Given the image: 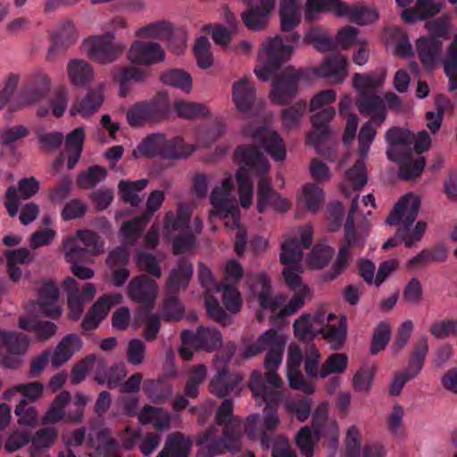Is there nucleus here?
<instances>
[{
    "instance_id": "nucleus-7",
    "label": "nucleus",
    "mask_w": 457,
    "mask_h": 457,
    "mask_svg": "<svg viewBox=\"0 0 457 457\" xmlns=\"http://www.w3.org/2000/svg\"><path fill=\"white\" fill-rule=\"evenodd\" d=\"M181 342L193 346L195 352L212 353L222 345L220 332L214 328L197 327L195 331L183 330L180 334Z\"/></svg>"
},
{
    "instance_id": "nucleus-56",
    "label": "nucleus",
    "mask_w": 457,
    "mask_h": 457,
    "mask_svg": "<svg viewBox=\"0 0 457 457\" xmlns=\"http://www.w3.org/2000/svg\"><path fill=\"white\" fill-rule=\"evenodd\" d=\"M305 101H299L295 104L285 108L281 112V120L284 128L291 130L299 127L301 120L306 112Z\"/></svg>"
},
{
    "instance_id": "nucleus-60",
    "label": "nucleus",
    "mask_w": 457,
    "mask_h": 457,
    "mask_svg": "<svg viewBox=\"0 0 457 457\" xmlns=\"http://www.w3.org/2000/svg\"><path fill=\"white\" fill-rule=\"evenodd\" d=\"M319 333L328 340L333 349L339 350L344 345L346 339V323L345 320H341L338 326H328V328H320Z\"/></svg>"
},
{
    "instance_id": "nucleus-36",
    "label": "nucleus",
    "mask_w": 457,
    "mask_h": 457,
    "mask_svg": "<svg viewBox=\"0 0 457 457\" xmlns=\"http://www.w3.org/2000/svg\"><path fill=\"white\" fill-rule=\"evenodd\" d=\"M149 221L142 215L134 217L131 220L123 221L119 235L125 245H134L141 237L143 231Z\"/></svg>"
},
{
    "instance_id": "nucleus-25",
    "label": "nucleus",
    "mask_w": 457,
    "mask_h": 457,
    "mask_svg": "<svg viewBox=\"0 0 457 457\" xmlns=\"http://www.w3.org/2000/svg\"><path fill=\"white\" fill-rule=\"evenodd\" d=\"M83 345L80 337L75 333L66 335L56 345L53 353H51V363L54 368H58L79 352Z\"/></svg>"
},
{
    "instance_id": "nucleus-39",
    "label": "nucleus",
    "mask_w": 457,
    "mask_h": 457,
    "mask_svg": "<svg viewBox=\"0 0 457 457\" xmlns=\"http://www.w3.org/2000/svg\"><path fill=\"white\" fill-rule=\"evenodd\" d=\"M386 142L401 153L411 154L414 134L398 127L389 129L386 134Z\"/></svg>"
},
{
    "instance_id": "nucleus-19",
    "label": "nucleus",
    "mask_w": 457,
    "mask_h": 457,
    "mask_svg": "<svg viewBox=\"0 0 457 457\" xmlns=\"http://www.w3.org/2000/svg\"><path fill=\"white\" fill-rule=\"evenodd\" d=\"M217 370V373L210 380L209 390L219 398H226L237 389L242 377L229 372L226 367H218Z\"/></svg>"
},
{
    "instance_id": "nucleus-6",
    "label": "nucleus",
    "mask_w": 457,
    "mask_h": 457,
    "mask_svg": "<svg viewBox=\"0 0 457 457\" xmlns=\"http://www.w3.org/2000/svg\"><path fill=\"white\" fill-rule=\"evenodd\" d=\"M51 88V79L44 73L34 75L21 89V104H11L5 118L12 119V113L25 105L35 104L44 99Z\"/></svg>"
},
{
    "instance_id": "nucleus-44",
    "label": "nucleus",
    "mask_w": 457,
    "mask_h": 457,
    "mask_svg": "<svg viewBox=\"0 0 457 457\" xmlns=\"http://www.w3.org/2000/svg\"><path fill=\"white\" fill-rule=\"evenodd\" d=\"M57 438V429L54 427H46L37 430L30 439L32 446L29 448L30 457H36L43 449L54 445Z\"/></svg>"
},
{
    "instance_id": "nucleus-9",
    "label": "nucleus",
    "mask_w": 457,
    "mask_h": 457,
    "mask_svg": "<svg viewBox=\"0 0 457 457\" xmlns=\"http://www.w3.org/2000/svg\"><path fill=\"white\" fill-rule=\"evenodd\" d=\"M128 58L135 64L152 65L162 62L165 53L159 43L136 40L128 52Z\"/></svg>"
},
{
    "instance_id": "nucleus-52",
    "label": "nucleus",
    "mask_w": 457,
    "mask_h": 457,
    "mask_svg": "<svg viewBox=\"0 0 457 457\" xmlns=\"http://www.w3.org/2000/svg\"><path fill=\"white\" fill-rule=\"evenodd\" d=\"M428 353V339L426 337H421L413 345L407 370L417 376L424 366Z\"/></svg>"
},
{
    "instance_id": "nucleus-3",
    "label": "nucleus",
    "mask_w": 457,
    "mask_h": 457,
    "mask_svg": "<svg viewBox=\"0 0 457 457\" xmlns=\"http://www.w3.org/2000/svg\"><path fill=\"white\" fill-rule=\"evenodd\" d=\"M83 46L88 58L101 64L115 62L125 49L122 43L115 41L112 32L91 36L83 41Z\"/></svg>"
},
{
    "instance_id": "nucleus-27",
    "label": "nucleus",
    "mask_w": 457,
    "mask_h": 457,
    "mask_svg": "<svg viewBox=\"0 0 457 457\" xmlns=\"http://www.w3.org/2000/svg\"><path fill=\"white\" fill-rule=\"evenodd\" d=\"M256 91L247 78H242L232 86V100L238 112H249L255 102Z\"/></svg>"
},
{
    "instance_id": "nucleus-28",
    "label": "nucleus",
    "mask_w": 457,
    "mask_h": 457,
    "mask_svg": "<svg viewBox=\"0 0 457 457\" xmlns=\"http://www.w3.org/2000/svg\"><path fill=\"white\" fill-rule=\"evenodd\" d=\"M281 30L289 32L286 37V41L291 44H298L300 35L296 32H292L294 29L300 23L298 17V9L293 0L285 1L279 11Z\"/></svg>"
},
{
    "instance_id": "nucleus-23",
    "label": "nucleus",
    "mask_w": 457,
    "mask_h": 457,
    "mask_svg": "<svg viewBox=\"0 0 457 457\" xmlns=\"http://www.w3.org/2000/svg\"><path fill=\"white\" fill-rule=\"evenodd\" d=\"M347 58L340 54L328 56L317 69L316 73L321 78L330 79L332 83L341 84L347 76Z\"/></svg>"
},
{
    "instance_id": "nucleus-5",
    "label": "nucleus",
    "mask_w": 457,
    "mask_h": 457,
    "mask_svg": "<svg viewBox=\"0 0 457 457\" xmlns=\"http://www.w3.org/2000/svg\"><path fill=\"white\" fill-rule=\"evenodd\" d=\"M62 290L67 294L69 318L77 320L84 312L86 303L94 299L96 292V286L85 283L79 289V283L72 277H67L62 283Z\"/></svg>"
},
{
    "instance_id": "nucleus-2",
    "label": "nucleus",
    "mask_w": 457,
    "mask_h": 457,
    "mask_svg": "<svg viewBox=\"0 0 457 457\" xmlns=\"http://www.w3.org/2000/svg\"><path fill=\"white\" fill-rule=\"evenodd\" d=\"M262 50L259 58L262 59V65L255 68L254 73L261 81L265 82L290 58L293 47L285 45L280 36H276L263 42Z\"/></svg>"
},
{
    "instance_id": "nucleus-59",
    "label": "nucleus",
    "mask_w": 457,
    "mask_h": 457,
    "mask_svg": "<svg viewBox=\"0 0 457 457\" xmlns=\"http://www.w3.org/2000/svg\"><path fill=\"white\" fill-rule=\"evenodd\" d=\"M347 363L348 357L345 353H332L322 364L320 370V377L324 378L329 374H341L345 370Z\"/></svg>"
},
{
    "instance_id": "nucleus-24",
    "label": "nucleus",
    "mask_w": 457,
    "mask_h": 457,
    "mask_svg": "<svg viewBox=\"0 0 457 457\" xmlns=\"http://www.w3.org/2000/svg\"><path fill=\"white\" fill-rule=\"evenodd\" d=\"M193 276V264L186 257L178 261L176 268L170 272L166 282V291L171 294H179L180 289H186Z\"/></svg>"
},
{
    "instance_id": "nucleus-1",
    "label": "nucleus",
    "mask_w": 457,
    "mask_h": 457,
    "mask_svg": "<svg viewBox=\"0 0 457 457\" xmlns=\"http://www.w3.org/2000/svg\"><path fill=\"white\" fill-rule=\"evenodd\" d=\"M420 208V198L412 194H407L398 200L386 219V223L390 226L402 224L397 229V237L409 248L422 238L427 228V223L419 220L411 230V226L417 219Z\"/></svg>"
},
{
    "instance_id": "nucleus-29",
    "label": "nucleus",
    "mask_w": 457,
    "mask_h": 457,
    "mask_svg": "<svg viewBox=\"0 0 457 457\" xmlns=\"http://www.w3.org/2000/svg\"><path fill=\"white\" fill-rule=\"evenodd\" d=\"M346 4L341 0H306L305 20L313 21L321 12H332L336 16L344 14Z\"/></svg>"
},
{
    "instance_id": "nucleus-22",
    "label": "nucleus",
    "mask_w": 457,
    "mask_h": 457,
    "mask_svg": "<svg viewBox=\"0 0 457 457\" xmlns=\"http://www.w3.org/2000/svg\"><path fill=\"white\" fill-rule=\"evenodd\" d=\"M356 105L364 116H371L377 126L381 125L386 118V111L382 98L369 92H358Z\"/></svg>"
},
{
    "instance_id": "nucleus-42",
    "label": "nucleus",
    "mask_w": 457,
    "mask_h": 457,
    "mask_svg": "<svg viewBox=\"0 0 457 457\" xmlns=\"http://www.w3.org/2000/svg\"><path fill=\"white\" fill-rule=\"evenodd\" d=\"M162 135L163 134L154 133L145 137L133 150V156L135 158L141 156L147 158L161 157Z\"/></svg>"
},
{
    "instance_id": "nucleus-46",
    "label": "nucleus",
    "mask_w": 457,
    "mask_h": 457,
    "mask_svg": "<svg viewBox=\"0 0 457 457\" xmlns=\"http://www.w3.org/2000/svg\"><path fill=\"white\" fill-rule=\"evenodd\" d=\"M173 108L179 117L187 120H194L209 115V110L204 104L187 102L182 99L175 101Z\"/></svg>"
},
{
    "instance_id": "nucleus-43",
    "label": "nucleus",
    "mask_w": 457,
    "mask_h": 457,
    "mask_svg": "<svg viewBox=\"0 0 457 457\" xmlns=\"http://www.w3.org/2000/svg\"><path fill=\"white\" fill-rule=\"evenodd\" d=\"M386 71L382 69L378 73L361 74L355 73L353 79V86L358 92H369L383 86Z\"/></svg>"
},
{
    "instance_id": "nucleus-4",
    "label": "nucleus",
    "mask_w": 457,
    "mask_h": 457,
    "mask_svg": "<svg viewBox=\"0 0 457 457\" xmlns=\"http://www.w3.org/2000/svg\"><path fill=\"white\" fill-rule=\"evenodd\" d=\"M303 74V70L286 67L271 83L270 100L279 105L289 104L298 94L299 81Z\"/></svg>"
},
{
    "instance_id": "nucleus-30",
    "label": "nucleus",
    "mask_w": 457,
    "mask_h": 457,
    "mask_svg": "<svg viewBox=\"0 0 457 457\" xmlns=\"http://www.w3.org/2000/svg\"><path fill=\"white\" fill-rule=\"evenodd\" d=\"M0 343L10 355L22 356L29 350L30 338L28 335L17 330H5L0 333Z\"/></svg>"
},
{
    "instance_id": "nucleus-54",
    "label": "nucleus",
    "mask_w": 457,
    "mask_h": 457,
    "mask_svg": "<svg viewBox=\"0 0 457 457\" xmlns=\"http://www.w3.org/2000/svg\"><path fill=\"white\" fill-rule=\"evenodd\" d=\"M238 185L240 204L244 209H248L253 203V184L247 170L241 167L236 173Z\"/></svg>"
},
{
    "instance_id": "nucleus-16",
    "label": "nucleus",
    "mask_w": 457,
    "mask_h": 457,
    "mask_svg": "<svg viewBox=\"0 0 457 457\" xmlns=\"http://www.w3.org/2000/svg\"><path fill=\"white\" fill-rule=\"evenodd\" d=\"M252 294L257 299L260 307L262 310L270 309L272 312H276L286 300L283 295L271 298V285L266 275H259L256 277L250 286Z\"/></svg>"
},
{
    "instance_id": "nucleus-15",
    "label": "nucleus",
    "mask_w": 457,
    "mask_h": 457,
    "mask_svg": "<svg viewBox=\"0 0 457 457\" xmlns=\"http://www.w3.org/2000/svg\"><path fill=\"white\" fill-rule=\"evenodd\" d=\"M235 157L238 162L257 176L269 173L270 165L267 158L253 145H240L235 151Z\"/></svg>"
},
{
    "instance_id": "nucleus-32",
    "label": "nucleus",
    "mask_w": 457,
    "mask_h": 457,
    "mask_svg": "<svg viewBox=\"0 0 457 457\" xmlns=\"http://www.w3.org/2000/svg\"><path fill=\"white\" fill-rule=\"evenodd\" d=\"M161 158L164 160H179L188 157L195 151V147L185 144L180 137L168 139L162 135Z\"/></svg>"
},
{
    "instance_id": "nucleus-53",
    "label": "nucleus",
    "mask_w": 457,
    "mask_h": 457,
    "mask_svg": "<svg viewBox=\"0 0 457 457\" xmlns=\"http://www.w3.org/2000/svg\"><path fill=\"white\" fill-rule=\"evenodd\" d=\"M391 335L390 324L387 321H380L373 331L370 348V354L376 355L384 351L391 339Z\"/></svg>"
},
{
    "instance_id": "nucleus-61",
    "label": "nucleus",
    "mask_w": 457,
    "mask_h": 457,
    "mask_svg": "<svg viewBox=\"0 0 457 457\" xmlns=\"http://www.w3.org/2000/svg\"><path fill=\"white\" fill-rule=\"evenodd\" d=\"M278 338V334L274 329H269L262 334L258 339L249 345L246 346L243 357L245 359H249L258 355L266 350L270 343L276 342Z\"/></svg>"
},
{
    "instance_id": "nucleus-41",
    "label": "nucleus",
    "mask_w": 457,
    "mask_h": 457,
    "mask_svg": "<svg viewBox=\"0 0 457 457\" xmlns=\"http://www.w3.org/2000/svg\"><path fill=\"white\" fill-rule=\"evenodd\" d=\"M71 394L66 390L58 394L45 413L42 419L43 424H55L62 420L65 417L64 409L66 405L71 402Z\"/></svg>"
},
{
    "instance_id": "nucleus-58",
    "label": "nucleus",
    "mask_w": 457,
    "mask_h": 457,
    "mask_svg": "<svg viewBox=\"0 0 457 457\" xmlns=\"http://www.w3.org/2000/svg\"><path fill=\"white\" fill-rule=\"evenodd\" d=\"M216 290L222 291V302L229 312L237 313L241 310L242 298L236 287L220 283L216 286Z\"/></svg>"
},
{
    "instance_id": "nucleus-26",
    "label": "nucleus",
    "mask_w": 457,
    "mask_h": 457,
    "mask_svg": "<svg viewBox=\"0 0 457 457\" xmlns=\"http://www.w3.org/2000/svg\"><path fill=\"white\" fill-rule=\"evenodd\" d=\"M442 41L438 38L420 37L417 40V53L427 70H434L440 62Z\"/></svg>"
},
{
    "instance_id": "nucleus-64",
    "label": "nucleus",
    "mask_w": 457,
    "mask_h": 457,
    "mask_svg": "<svg viewBox=\"0 0 457 457\" xmlns=\"http://www.w3.org/2000/svg\"><path fill=\"white\" fill-rule=\"evenodd\" d=\"M171 34V26L165 21H159L140 28L137 36L140 37L166 38Z\"/></svg>"
},
{
    "instance_id": "nucleus-50",
    "label": "nucleus",
    "mask_w": 457,
    "mask_h": 457,
    "mask_svg": "<svg viewBox=\"0 0 457 457\" xmlns=\"http://www.w3.org/2000/svg\"><path fill=\"white\" fill-rule=\"evenodd\" d=\"M343 12L344 14L339 15V17H346L349 21L359 25L371 23L378 18V12L376 9L357 7L347 4L346 8Z\"/></svg>"
},
{
    "instance_id": "nucleus-45",
    "label": "nucleus",
    "mask_w": 457,
    "mask_h": 457,
    "mask_svg": "<svg viewBox=\"0 0 457 457\" xmlns=\"http://www.w3.org/2000/svg\"><path fill=\"white\" fill-rule=\"evenodd\" d=\"M164 447L170 457H188L192 441L182 433L177 432L169 436Z\"/></svg>"
},
{
    "instance_id": "nucleus-17",
    "label": "nucleus",
    "mask_w": 457,
    "mask_h": 457,
    "mask_svg": "<svg viewBox=\"0 0 457 457\" xmlns=\"http://www.w3.org/2000/svg\"><path fill=\"white\" fill-rule=\"evenodd\" d=\"M275 6L274 0H262L259 4L248 2V8L242 12L244 25L250 30H260L265 28L269 13Z\"/></svg>"
},
{
    "instance_id": "nucleus-37",
    "label": "nucleus",
    "mask_w": 457,
    "mask_h": 457,
    "mask_svg": "<svg viewBox=\"0 0 457 457\" xmlns=\"http://www.w3.org/2000/svg\"><path fill=\"white\" fill-rule=\"evenodd\" d=\"M68 74L71 83L84 87L94 79V71L91 65L84 60L74 59L68 63Z\"/></svg>"
},
{
    "instance_id": "nucleus-48",
    "label": "nucleus",
    "mask_w": 457,
    "mask_h": 457,
    "mask_svg": "<svg viewBox=\"0 0 457 457\" xmlns=\"http://www.w3.org/2000/svg\"><path fill=\"white\" fill-rule=\"evenodd\" d=\"M303 249L296 239H288L281 246L280 262L285 267L302 266Z\"/></svg>"
},
{
    "instance_id": "nucleus-49",
    "label": "nucleus",
    "mask_w": 457,
    "mask_h": 457,
    "mask_svg": "<svg viewBox=\"0 0 457 457\" xmlns=\"http://www.w3.org/2000/svg\"><path fill=\"white\" fill-rule=\"evenodd\" d=\"M147 75V72L134 66L114 67L112 70V79L119 85L144 82Z\"/></svg>"
},
{
    "instance_id": "nucleus-8",
    "label": "nucleus",
    "mask_w": 457,
    "mask_h": 457,
    "mask_svg": "<svg viewBox=\"0 0 457 457\" xmlns=\"http://www.w3.org/2000/svg\"><path fill=\"white\" fill-rule=\"evenodd\" d=\"M241 433L238 428L226 426L223 428L222 438L214 440L207 447L203 448L196 457H214L222 454L225 450L237 453L241 449Z\"/></svg>"
},
{
    "instance_id": "nucleus-14",
    "label": "nucleus",
    "mask_w": 457,
    "mask_h": 457,
    "mask_svg": "<svg viewBox=\"0 0 457 457\" xmlns=\"http://www.w3.org/2000/svg\"><path fill=\"white\" fill-rule=\"evenodd\" d=\"M157 292L155 280L147 275L137 276L128 285V295L135 303L153 304Z\"/></svg>"
},
{
    "instance_id": "nucleus-10",
    "label": "nucleus",
    "mask_w": 457,
    "mask_h": 457,
    "mask_svg": "<svg viewBox=\"0 0 457 457\" xmlns=\"http://www.w3.org/2000/svg\"><path fill=\"white\" fill-rule=\"evenodd\" d=\"M39 190V182L35 177L24 178L18 182V187L11 186L5 192L4 206L11 217L17 214L19 199H29Z\"/></svg>"
},
{
    "instance_id": "nucleus-47",
    "label": "nucleus",
    "mask_w": 457,
    "mask_h": 457,
    "mask_svg": "<svg viewBox=\"0 0 457 457\" xmlns=\"http://www.w3.org/2000/svg\"><path fill=\"white\" fill-rule=\"evenodd\" d=\"M304 41L312 44L319 52L325 53L336 48L335 40L327 33L326 30L314 27L308 30Z\"/></svg>"
},
{
    "instance_id": "nucleus-40",
    "label": "nucleus",
    "mask_w": 457,
    "mask_h": 457,
    "mask_svg": "<svg viewBox=\"0 0 457 457\" xmlns=\"http://www.w3.org/2000/svg\"><path fill=\"white\" fill-rule=\"evenodd\" d=\"M149 183L147 179H141L136 181L120 180L119 182V191L124 203L129 204L133 207H137L142 202V198L137 192L142 191Z\"/></svg>"
},
{
    "instance_id": "nucleus-20",
    "label": "nucleus",
    "mask_w": 457,
    "mask_h": 457,
    "mask_svg": "<svg viewBox=\"0 0 457 457\" xmlns=\"http://www.w3.org/2000/svg\"><path fill=\"white\" fill-rule=\"evenodd\" d=\"M248 386L253 393V396L262 398L265 403V407L277 408L278 403L283 401L284 395L279 389L269 387L263 380V376L259 370H253L249 378Z\"/></svg>"
},
{
    "instance_id": "nucleus-33",
    "label": "nucleus",
    "mask_w": 457,
    "mask_h": 457,
    "mask_svg": "<svg viewBox=\"0 0 457 457\" xmlns=\"http://www.w3.org/2000/svg\"><path fill=\"white\" fill-rule=\"evenodd\" d=\"M440 12V5L433 0H417L415 7L404 9L402 19L407 23H414L433 17Z\"/></svg>"
},
{
    "instance_id": "nucleus-11",
    "label": "nucleus",
    "mask_w": 457,
    "mask_h": 457,
    "mask_svg": "<svg viewBox=\"0 0 457 457\" xmlns=\"http://www.w3.org/2000/svg\"><path fill=\"white\" fill-rule=\"evenodd\" d=\"M254 143L262 148L275 162L284 161L286 146L280 135L266 127L257 128L253 135Z\"/></svg>"
},
{
    "instance_id": "nucleus-13",
    "label": "nucleus",
    "mask_w": 457,
    "mask_h": 457,
    "mask_svg": "<svg viewBox=\"0 0 457 457\" xmlns=\"http://www.w3.org/2000/svg\"><path fill=\"white\" fill-rule=\"evenodd\" d=\"M335 115L336 110L333 107H325L311 117L312 130L308 134L307 141L319 152L320 145L330 134L329 123Z\"/></svg>"
},
{
    "instance_id": "nucleus-55",
    "label": "nucleus",
    "mask_w": 457,
    "mask_h": 457,
    "mask_svg": "<svg viewBox=\"0 0 457 457\" xmlns=\"http://www.w3.org/2000/svg\"><path fill=\"white\" fill-rule=\"evenodd\" d=\"M185 313V308L179 299V294H171L166 291L163 302L162 318L167 321H179Z\"/></svg>"
},
{
    "instance_id": "nucleus-62",
    "label": "nucleus",
    "mask_w": 457,
    "mask_h": 457,
    "mask_svg": "<svg viewBox=\"0 0 457 457\" xmlns=\"http://www.w3.org/2000/svg\"><path fill=\"white\" fill-rule=\"evenodd\" d=\"M284 345L279 335L276 342L270 343L263 363L266 370H278L283 360Z\"/></svg>"
},
{
    "instance_id": "nucleus-57",
    "label": "nucleus",
    "mask_w": 457,
    "mask_h": 457,
    "mask_svg": "<svg viewBox=\"0 0 457 457\" xmlns=\"http://www.w3.org/2000/svg\"><path fill=\"white\" fill-rule=\"evenodd\" d=\"M163 84L181 89L185 93H189L192 88L191 76L182 70H170L161 76Z\"/></svg>"
},
{
    "instance_id": "nucleus-34",
    "label": "nucleus",
    "mask_w": 457,
    "mask_h": 457,
    "mask_svg": "<svg viewBox=\"0 0 457 457\" xmlns=\"http://www.w3.org/2000/svg\"><path fill=\"white\" fill-rule=\"evenodd\" d=\"M148 122H157L166 119L170 113L168 97L163 93H158L149 101L141 102Z\"/></svg>"
},
{
    "instance_id": "nucleus-21",
    "label": "nucleus",
    "mask_w": 457,
    "mask_h": 457,
    "mask_svg": "<svg viewBox=\"0 0 457 457\" xmlns=\"http://www.w3.org/2000/svg\"><path fill=\"white\" fill-rule=\"evenodd\" d=\"M76 40L77 33L74 24L71 21H64L60 24L58 30L51 35L52 45L49 47L46 59L52 61L55 54H64Z\"/></svg>"
},
{
    "instance_id": "nucleus-63",
    "label": "nucleus",
    "mask_w": 457,
    "mask_h": 457,
    "mask_svg": "<svg viewBox=\"0 0 457 457\" xmlns=\"http://www.w3.org/2000/svg\"><path fill=\"white\" fill-rule=\"evenodd\" d=\"M309 295L310 289L308 287H302L299 291H295L290 301L278 312V318L283 320L297 312L303 306L305 299Z\"/></svg>"
},
{
    "instance_id": "nucleus-35",
    "label": "nucleus",
    "mask_w": 457,
    "mask_h": 457,
    "mask_svg": "<svg viewBox=\"0 0 457 457\" xmlns=\"http://www.w3.org/2000/svg\"><path fill=\"white\" fill-rule=\"evenodd\" d=\"M148 122H157L166 119L170 113L168 97L163 93H158L149 101L141 102Z\"/></svg>"
},
{
    "instance_id": "nucleus-51",
    "label": "nucleus",
    "mask_w": 457,
    "mask_h": 457,
    "mask_svg": "<svg viewBox=\"0 0 457 457\" xmlns=\"http://www.w3.org/2000/svg\"><path fill=\"white\" fill-rule=\"evenodd\" d=\"M320 431L312 430L309 427H303L295 436V444L304 457L313 456V448L320 440Z\"/></svg>"
},
{
    "instance_id": "nucleus-12",
    "label": "nucleus",
    "mask_w": 457,
    "mask_h": 457,
    "mask_svg": "<svg viewBox=\"0 0 457 457\" xmlns=\"http://www.w3.org/2000/svg\"><path fill=\"white\" fill-rule=\"evenodd\" d=\"M387 159L399 163V177L403 180L410 181L418 178L423 171L426 161L420 156L414 160L411 154L401 153L396 148L386 151Z\"/></svg>"
},
{
    "instance_id": "nucleus-18",
    "label": "nucleus",
    "mask_w": 457,
    "mask_h": 457,
    "mask_svg": "<svg viewBox=\"0 0 457 457\" xmlns=\"http://www.w3.org/2000/svg\"><path fill=\"white\" fill-rule=\"evenodd\" d=\"M59 288L51 280H44L38 288L39 312L46 317L56 319L62 314V308L57 304Z\"/></svg>"
},
{
    "instance_id": "nucleus-31",
    "label": "nucleus",
    "mask_w": 457,
    "mask_h": 457,
    "mask_svg": "<svg viewBox=\"0 0 457 457\" xmlns=\"http://www.w3.org/2000/svg\"><path fill=\"white\" fill-rule=\"evenodd\" d=\"M104 102L103 90L100 87L91 89L87 96L81 100H77L70 110L71 116L77 114L82 117H89L96 112Z\"/></svg>"
},
{
    "instance_id": "nucleus-38",
    "label": "nucleus",
    "mask_w": 457,
    "mask_h": 457,
    "mask_svg": "<svg viewBox=\"0 0 457 457\" xmlns=\"http://www.w3.org/2000/svg\"><path fill=\"white\" fill-rule=\"evenodd\" d=\"M268 175L269 173L258 175L256 207L259 213H263L268 206L272 204L275 198L278 197V194L273 189L271 179Z\"/></svg>"
}]
</instances>
